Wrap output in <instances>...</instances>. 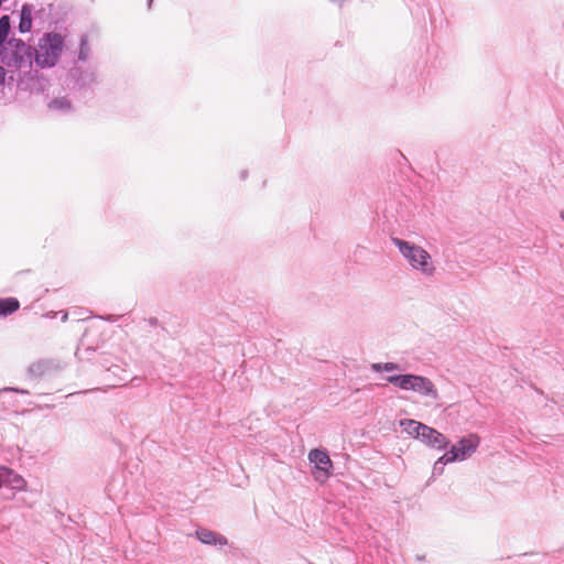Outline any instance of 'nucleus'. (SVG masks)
Segmentation results:
<instances>
[{
    "label": "nucleus",
    "instance_id": "1",
    "mask_svg": "<svg viewBox=\"0 0 564 564\" xmlns=\"http://www.w3.org/2000/svg\"><path fill=\"white\" fill-rule=\"evenodd\" d=\"M391 241L413 271L419 272L424 278L434 276L436 265L427 250L401 238H392Z\"/></svg>",
    "mask_w": 564,
    "mask_h": 564
},
{
    "label": "nucleus",
    "instance_id": "2",
    "mask_svg": "<svg viewBox=\"0 0 564 564\" xmlns=\"http://www.w3.org/2000/svg\"><path fill=\"white\" fill-rule=\"evenodd\" d=\"M388 383L404 391H412L423 398H429L432 401L438 400V391L434 382L423 376L405 373V375H391L386 377Z\"/></svg>",
    "mask_w": 564,
    "mask_h": 564
},
{
    "label": "nucleus",
    "instance_id": "3",
    "mask_svg": "<svg viewBox=\"0 0 564 564\" xmlns=\"http://www.w3.org/2000/svg\"><path fill=\"white\" fill-rule=\"evenodd\" d=\"M32 47L24 41L11 37L0 46V61L8 67L21 68L32 62Z\"/></svg>",
    "mask_w": 564,
    "mask_h": 564
},
{
    "label": "nucleus",
    "instance_id": "4",
    "mask_svg": "<svg viewBox=\"0 0 564 564\" xmlns=\"http://www.w3.org/2000/svg\"><path fill=\"white\" fill-rule=\"evenodd\" d=\"M64 39L58 33H48L40 41L35 61L42 67L54 66L62 54Z\"/></svg>",
    "mask_w": 564,
    "mask_h": 564
},
{
    "label": "nucleus",
    "instance_id": "5",
    "mask_svg": "<svg viewBox=\"0 0 564 564\" xmlns=\"http://www.w3.org/2000/svg\"><path fill=\"white\" fill-rule=\"evenodd\" d=\"M479 444L480 437L477 434H469L460 438L456 445L452 446V448L445 453L444 460L453 463L465 460L477 451Z\"/></svg>",
    "mask_w": 564,
    "mask_h": 564
},
{
    "label": "nucleus",
    "instance_id": "6",
    "mask_svg": "<svg viewBox=\"0 0 564 564\" xmlns=\"http://www.w3.org/2000/svg\"><path fill=\"white\" fill-rule=\"evenodd\" d=\"M308 459L316 468V473L314 477L318 481H325L330 475V468L333 467V463L325 451L322 449H312L308 453Z\"/></svg>",
    "mask_w": 564,
    "mask_h": 564
},
{
    "label": "nucleus",
    "instance_id": "7",
    "mask_svg": "<svg viewBox=\"0 0 564 564\" xmlns=\"http://www.w3.org/2000/svg\"><path fill=\"white\" fill-rule=\"evenodd\" d=\"M420 441L436 449H444L449 443L444 434L425 424L421 431Z\"/></svg>",
    "mask_w": 564,
    "mask_h": 564
},
{
    "label": "nucleus",
    "instance_id": "8",
    "mask_svg": "<svg viewBox=\"0 0 564 564\" xmlns=\"http://www.w3.org/2000/svg\"><path fill=\"white\" fill-rule=\"evenodd\" d=\"M8 486L14 490H23L26 486L22 476L15 474L8 467L0 466V488Z\"/></svg>",
    "mask_w": 564,
    "mask_h": 564
},
{
    "label": "nucleus",
    "instance_id": "9",
    "mask_svg": "<svg viewBox=\"0 0 564 564\" xmlns=\"http://www.w3.org/2000/svg\"><path fill=\"white\" fill-rule=\"evenodd\" d=\"M196 538L202 543L207 544V545L224 546V545H227V543H228L227 539L224 535H221L215 531L204 529V528H199L196 531Z\"/></svg>",
    "mask_w": 564,
    "mask_h": 564
},
{
    "label": "nucleus",
    "instance_id": "10",
    "mask_svg": "<svg viewBox=\"0 0 564 564\" xmlns=\"http://www.w3.org/2000/svg\"><path fill=\"white\" fill-rule=\"evenodd\" d=\"M33 9V6L30 3H24L22 6L18 26L20 33H28L31 31Z\"/></svg>",
    "mask_w": 564,
    "mask_h": 564
},
{
    "label": "nucleus",
    "instance_id": "11",
    "mask_svg": "<svg viewBox=\"0 0 564 564\" xmlns=\"http://www.w3.org/2000/svg\"><path fill=\"white\" fill-rule=\"evenodd\" d=\"M400 425L406 434L420 440L421 431L424 427L423 423L415 420L405 419L400 421Z\"/></svg>",
    "mask_w": 564,
    "mask_h": 564
},
{
    "label": "nucleus",
    "instance_id": "12",
    "mask_svg": "<svg viewBox=\"0 0 564 564\" xmlns=\"http://www.w3.org/2000/svg\"><path fill=\"white\" fill-rule=\"evenodd\" d=\"M20 307V303L14 297L0 299V316H8Z\"/></svg>",
    "mask_w": 564,
    "mask_h": 564
},
{
    "label": "nucleus",
    "instance_id": "13",
    "mask_svg": "<svg viewBox=\"0 0 564 564\" xmlns=\"http://www.w3.org/2000/svg\"><path fill=\"white\" fill-rule=\"evenodd\" d=\"M371 370L375 372H392L401 371V365L397 362H375L371 365Z\"/></svg>",
    "mask_w": 564,
    "mask_h": 564
},
{
    "label": "nucleus",
    "instance_id": "14",
    "mask_svg": "<svg viewBox=\"0 0 564 564\" xmlns=\"http://www.w3.org/2000/svg\"><path fill=\"white\" fill-rule=\"evenodd\" d=\"M11 21L9 15H2L0 18V46L7 43V37L10 33Z\"/></svg>",
    "mask_w": 564,
    "mask_h": 564
},
{
    "label": "nucleus",
    "instance_id": "15",
    "mask_svg": "<svg viewBox=\"0 0 564 564\" xmlns=\"http://www.w3.org/2000/svg\"><path fill=\"white\" fill-rule=\"evenodd\" d=\"M47 369H48V362L44 361V360H40V361L33 362L29 367V373L34 377H40V376L44 375Z\"/></svg>",
    "mask_w": 564,
    "mask_h": 564
},
{
    "label": "nucleus",
    "instance_id": "16",
    "mask_svg": "<svg viewBox=\"0 0 564 564\" xmlns=\"http://www.w3.org/2000/svg\"><path fill=\"white\" fill-rule=\"evenodd\" d=\"M48 107L53 110L67 111L70 109V102L67 98L61 97L51 100Z\"/></svg>",
    "mask_w": 564,
    "mask_h": 564
},
{
    "label": "nucleus",
    "instance_id": "17",
    "mask_svg": "<svg viewBox=\"0 0 564 564\" xmlns=\"http://www.w3.org/2000/svg\"><path fill=\"white\" fill-rule=\"evenodd\" d=\"M89 46H88V42H87V37L86 36H83L80 39V47H79V53H78V59L79 61H86L89 56Z\"/></svg>",
    "mask_w": 564,
    "mask_h": 564
},
{
    "label": "nucleus",
    "instance_id": "18",
    "mask_svg": "<svg viewBox=\"0 0 564 564\" xmlns=\"http://www.w3.org/2000/svg\"><path fill=\"white\" fill-rule=\"evenodd\" d=\"M445 458V454L443 456H441L434 464L433 466V474L434 475H442L443 474V470H444V466L446 464H449L451 462H447V460H444Z\"/></svg>",
    "mask_w": 564,
    "mask_h": 564
},
{
    "label": "nucleus",
    "instance_id": "19",
    "mask_svg": "<svg viewBox=\"0 0 564 564\" xmlns=\"http://www.w3.org/2000/svg\"><path fill=\"white\" fill-rule=\"evenodd\" d=\"M4 79H6V69L0 66V85H2L4 83Z\"/></svg>",
    "mask_w": 564,
    "mask_h": 564
},
{
    "label": "nucleus",
    "instance_id": "20",
    "mask_svg": "<svg viewBox=\"0 0 564 564\" xmlns=\"http://www.w3.org/2000/svg\"><path fill=\"white\" fill-rule=\"evenodd\" d=\"M59 313L62 314V316H61L62 322H66V321H67V318H68V314H67V312H65V311H61Z\"/></svg>",
    "mask_w": 564,
    "mask_h": 564
},
{
    "label": "nucleus",
    "instance_id": "21",
    "mask_svg": "<svg viewBox=\"0 0 564 564\" xmlns=\"http://www.w3.org/2000/svg\"><path fill=\"white\" fill-rule=\"evenodd\" d=\"M12 391L20 392V393H28L26 390H20V389H11Z\"/></svg>",
    "mask_w": 564,
    "mask_h": 564
},
{
    "label": "nucleus",
    "instance_id": "22",
    "mask_svg": "<svg viewBox=\"0 0 564 564\" xmlns=\"http://www.w3.org/2000/svg\"><path fill=\"white\" fill-rule=\"evenodd\" d=\"M55 315H56V313H54V312H51V313L47 314V316L51 317V318L55 317Z\"/></svg>",
    "mask_w": 564,
    "mask_h": 564
},
{
    "label": "nucleus",
    "instance_id": "23",
    "mask_svg": "<svg viewBox=\"0 0 564 564\" xmlns=\"http://www.w3.org/2000/svg\"><path fill=\"white\" fill-rule=\"evenodd\" d=\"M561 218L563 219L564 221V210L561 212Z\"/></svg>",
    "mask_w": 564,
    "mask_h": 564
}]
</instances>
